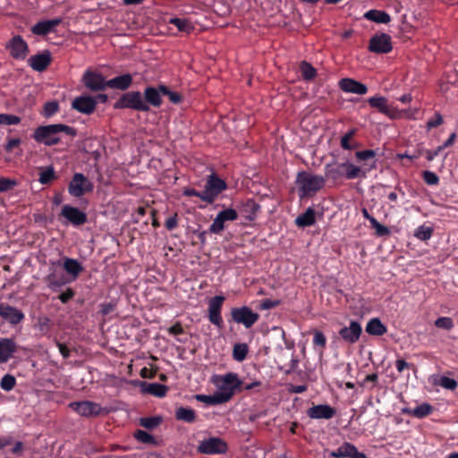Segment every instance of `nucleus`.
I'll return each instance as SVG.
<instances>
[{"label":"nucleus","instance_id":"nucleus-16","mask_svg":"<svg viewBox=\"0 0 458 458\" xmlns=\"http://www.w3.org/2000/svg\"><path fill=\"white\" fill-rule=\"evenodd\" d=\"M361 325L355 320H352L348 327H344L339 330V335L342 340L348 344H353L357 343L361 335Z\"/></svg>","mask_w":458,"mask_h":458},{"label":"nucleus","instance_id":"nucleus-4","mask_svg":"<svg viewBox=\"0 0 458 458\" xmlns=\"http://www.w3.org/2000/svg\"><path fill=\"white\" fill-rule=\"evenodd\" d=\"M214 383L218 388L217 392H219V394L225 397V401L226 403L232 399L237 391H242V381L234 372H229L225 375L216 376Z\"/></svg>","mask_w":458,"mask_h":458},{"label":"nucleus","instance_id":"nucleus-61","mask_svg":"<svg viewBox=\"0 0 458 458\" xmlns=\"http://www.w3.org/2000/svg\"><path fill=\"white\" fill-rule=\"evenodd\" d=\"M115 308H116V303L114 301L102 303V304H100V313L103 316H107L110 313H112L113 311H114Z\"/></svg>","mask_w":458,"mask_h":458},{"label":"nucleus","instance_id":"nucleus-37","mask_svg":"<svg viewBox=\"0 0 458 458\" xmlns=\"http://www.w3.org/2000/svg\"><path fill=\"white\" fill-rule=\"evenodd\" d=\"M368 103L371 107L377 109V111L383 114L388 112L387 99L385 97H371L368 99Z\"/></svg>","mask_w":458,"mask_h":458},{"label":"nucleus","instance_id":"nucleus-59","mask_svg":"<svg viewBox=\"0 0 458 458\" xmlns=\"http://www.w3.org/2000/svg\"><path fill=\"white\" fill-rule=\"evenodd\" d=\"M313 344L314 346H319L322 349L326 347L327 338L321 331H315L313 336Z\"/></svg>","mask_w":458,"mask_h":458},{"label":"nucleus","instance_id":"nucleus-47","mask_svg":"<svg viewBox=\"0 0 458 458\" xmlns=\"http://www.w3.org/2000/svg\"><path fill=\"white\" fill-rule=\"evenodd\" d=\"M16 385L15 377L11 374L4 375L0 380V387L4 391H11Z\"/></svg>","mask_w":458,"mask_h":458},{"label":"nucleus","instance_id":"nucleus-58","mask_svg":"<svg viewBox=\"0 0 458 458\" xmlns=\"http://www.w3.org/2000/svg\"><path fill=\"white\" fill-rule=\"evenodd\" d=\"M281 304V301L279 300H270L266 299L262 300L259 303V309L261 310H268L274 309Z\"/></svg>","mask_w":458,"mask_h":458},{"label":"nucleus","instance_id":"nucleus-2","mask_svg":"<svg viewBox=\"0 0 458 458\" xmlns=\"http://www.w3.org/2000/svg\"><path fill=\"white\" fill-rule=\"evenodd\" d=\"M61 132H64L72 138L77 135L75 128L66 124L55 123L37 127L32 134V138L36 142L50 147L61 142V138L59 136Z\"/></svg>","mask_w":458,"mask_h":458},{"label":"nucleus","instance_id":"nucleus-41","mask_svg":"<svg viewBox=\"0 0 458 458\" xmlns=\"http://www.w3.org/2000/svg\"><path fill=\"white\" fill-rule=\"evenodd\" d=\"M433 384L447 390H454L458 386V382L455 379L445 376H441L437 379H434Z\"/></svg>","mask_w":458,"mask_h":458},{"label":"nucleus","instance_id":"nucleus-60","mask_svg":"<svg viewBox=\"0 0 458 458\" xmlns=\"http://www.w3.org/2000/svg\"><path fill=\"white\" fill-rule=\"evenodd\" d=\"M443 123H444L443 116L439 113H436L434 115V118L429 119L427 122V125H426L427 130L430 131L431 129L441 125Z\"/></svg>","mask_w":458,"mask_h":458},{"label":"nucleus","instance_id":"nucleus-15","mask_svg":"<svg viewBox=\"0 0 458 458\" xmlns=\"http://www.w3.org/2000/svg\"><path fill=\"white\" fill-rule=\"evenodd\" d=\"M81 81L91 91H102L107 88V81L105 80L102 74L92 71H87L83 74Z\"/></svg>","mask_w":458,"mask_h":458},{"label":"nucleus","instance_id":"nucleus-43","mask_svg":"<svg viewBox=\"0 0 458 458\" xmlns=\"http://www.w3.org/2000/svg\"><path fill=\"white\" fill-rule=\"evenodd\" d=\"M169 23L174 25L178 29V30L182 32L189 33L193 30V26L186 19L172 18Z\"/></svg>","mask_w":458,"mask_h":458},{"label":"nucleus","instance_id":"nucleus-26","mask_svg":"<svg viewBox=\"0 0 458 458\" xmlns=\"http://www.w3.org/2000/svg\"><path fill=\"white\" fill-rule=\"evenodd\" d=\"M106 84L107 88L124 91L131 86L132 76L130 73H124L108 80Z\"/></svg>","mask_w":458,"mask_h":458},{"label":"nucleus","instance_id":"nucleus-57","mask_svg":"<svg viewBox=\"0 0 458 458\" xmlns=\"http://www.w3.org/2000/svg\"><path fill=\"white\" fill-rule=\"evenodd\" d=\"M422 177L425 182L428 185H437L439 182L438 176L431 171H424Z\"/></svg>","mask_w":458,"mask_h":458},{"label":"nucleus","instance_id":"nucleus-55","mask_svg":"<svg viewBox=\"0 0 458 458\" xmlns=\"http://www.w3.org/2000/svg\"><path fill=\"white\" fill-rule=\"evenodd\" d=\"M21 122V118L14 114H0V124L12 125L18 124Z\"/></svg>","mask_w":458,"mask_h":458},{"label":"nucleus","instance_id":"nucleus-5","mask_svg":"<svg viewBox=\"0 0 458 458\" xmlns=\"http://www.w3.org/2000/svg\"><path fill=\"white\" fill-rule=\"evenodd\" d=\"M114 109H132L139 112H148L149 106L140 91H128L123 93L114 104Z\"/></svg>","mask_w":458,"mask_h":458},{"label":"nucleus","instance_id":"nucleus-62","mask_svg":"<svg viewBox=\"0 0 458 458\" xmlns=\"http://www.w3.org/2000/svg\"><path fill=\"white\" fill-rule=\"evenodd\" d=\"M47 281H48V286L54 291H56L57 289H59L61 286H63L65 284V282L64 280L57 279L54 276H49L47 277Z\"/></svg>","mask_w":458,"mask_h":458},{"label":"nucleus","instance_id":"nucleus-24","mask_svg":"<svg viewBox=\"0 0 458 458\" xmlns=\"http://www.w3.org/2000/svg\"><path fill=\"white\" fill-rule=\"evenodd\" d=\"M140 386L142 393L159 398L165 397L168 391V387L166 386L158 383H148L146 381H141Z\"/></svg>","mask_w":458,"mask_h":458},{"label":"nucleus","instance_id":"nucleus-36","mask_svg":"<svg viewBox=\"0 0 458 458\" xmlns=\"http://www.w3.org/2000/svg\"><path fill=\"white\" fill-rule=\"evenodd\" d=\"M195 398L208 405H217L226 403L225 397L219 392L214 393L212 395L197 394Z\"/></svg>","mask_w":458,"mask_h":458},{"label":"nucleus","instance_id":"nucleus-14","mask_svg":"<svg viewBox=\"0 0 458 458\" xmlns=\"http://www.w3.org/2000/svg\"><path fill=\"white\" fill-rule=\"evenodd\" d=\"M74 411L83 417H97L101 411L100 404L91 401L73 402L69 404Z\"/></svg>","mask_w":458,"mask_h":458},{"label":"nucleus","instance_id":"nucleus-44","mask_svg":"<svg viewBox=\"0 0 458 458\" xmlns=\"http://www.w3.org/2000/svg\"><path fill=\"white\" fill-rule=\"evenodd\" d=\"M432 233H433L432 227L422 225L415 230L414 236L417 239L425 242L431 238Z\"/></svg>","mask_w":458,"mask_h":458},{"label":"nucleus","instance_id":"nucleus-64","mask_svg":"<svg viewBox=\"0 0 458 458\" xmlns=\"http://www.w3.org/2000/svg\"><path fill=\"white\" fill-rule=\"evenodd\" d=\"M75 295V292L72 288H67V290L64 293H62L58 299L61 301L62 303L66 304L69 302Z\"/></svg>","mask_w":458,"mask_h":458},{"label":"nucleus","instance_id":"nucleus-21","mask_svg":"<svg viewBox=\"0 0 458 458\" xmlns=\"http://www.w3.org/2000/svg\"><path fill=\"white\" fill-rule=\"evenodd\" d=\"M339 87L347 93L365 95L368 92V87L365 84L350 78L340 80Z\"/></svg>","mask_w":458,"mask_h":458},{"label":"nucleus","instance_id":"nucleus-35","mask_svg":"<svg viewBox=\"0 0 458 458\" xmlns=\"http://www.w3.org/2000/svg\"><path fill=\"white\" fill-rule=\"evenodd\" d=\"M301 78L306 81L314 80L318 74L316 68L307 61H301L299 64Z\"/></svg>","mask_w":458,"mask_h":458},{"label":"nucleus","instance_id":"nucleus-31","mask_svg":"<svg viewBox=\"0 0 458 458\" xmlns=\"http://www.w3.org/2000/svg\"><path fill=\"white\" fill-rule=\"evenodd\" d=\"M63 267L67 274L72 275L73 278H76L83 271L81 264L78 260L71 258L64 259Z\"/></svg>","mask_w":458,"mask_h":458},{"label":"nucleus","instance_id":"nucleus-17","mask_svg":"<svg viewBox=\"0 0 458 458\" xmlns=\"http://www.w3.org/2000/svg\"><path fill=\"white\" fill-rule=\"evenodd\" d=\"M0 317L12 326L18 325L25 318V315L21 310L4 303H0Z\"/></svg>","mask_w":458,"mask_h":458},{"label":"nucleus","instance_id":"nucleus-56","mask_svg":"<svg viewBox=\"0 0 458 458\" xmlns=\"http://www.w3.org/2000/svg\"><path fill=\"white\" fill-rule=\"evenodd\" d=\"M370 225L376 230V235L378 237L387 236L391 233L387 226L379 224L377 219L372 221Z\"/></svg>","mask_w":458,"mask_h":458},{"label":"nucleus","instance_id":"nucleus-28","mask_svg":"<svg viewBox=\"0 0 458 458\" xmlns=\"http://www.w3.org/2000/svg\"><path fill=\"white\" fill-rule=\"evenodd\" d=\"M366 332L374 336H382L387 332V327L377 318H373L366 325Z\"/></svg>","mask_w":458,"mask_h":458},{"label":"nucleus","instance_id":"nucleus-1","mask_svg":"<svg viewBox=\"0 0 458 458\" xmlns=\"http://www.w3.org/2000/svg\"><path fill=\"white\" fill-rule=\"evenodd\" d=\"M325 181L332 182L335 185L341 184L344 179L353 180L365 177L366 172L350 162H333L325 165Z\"/></svg>","mask_w":458,"mask_h":458},{"label":"nucleus","instance_id":"nucleus-46","mask_svg":"<svg viewBox=\"0 0 458 458\" xmlns=\"http://www.w3.org/2000/svg\"><path fill=\"white\" fill-rule=\"evenodd\" d=\"M357 130L355 128H352L342 137L340 144L344 149L352 150L355 148V146L350 143V140L353 138Z\"/></svg>","mask_w":458,"mask_h":458},{"label":"nucleus","instance_id":"nucleus-51","mask_svg":"<svg viewBox=\"0 0 458 458\" xmlns=\"http://www.w3.org/2000/svg\"><path fill=\"white\" fill-rule=\"evenodd\" d=\"M59 111V104L56 101H48L44 105L43 115L51 117Z\"/></svg>","mask_w":458,"mask_h":458},{"label":"nucleus","instance_id":"nucleus-48","mask_svg":"<svg viewBox=\"0 0 458 458\" xmlns=\"http://www.w3.org/2000/svg\"><path fill=\"white\" fill-rule=\"evenodd\" d=\"M225 228V224L223 222V220L216 215V218L214 219L213 223L210 225L208 228L209 233L214 234H221L222 232Z\"/></svg>","mask_w":458,"mask_h":458},{"label":"nucleus","instance_id":"nucleus-27","mask_svg":"<svg viewBox=\"0 0 458 458\" xmlns=\"http://www.w3.org/2000/svg\"><path fill=\"white\" fill-rule=\"evenodd\" d=\"M16 352V344L13 339L3 338L0 340V363L9 360Z\"/></svg>","mask_w":458,"mask_h":458},{"label":"nucleus","instance_id":"nucleus-10","mask_svg":"<svg viewBox=\"0 0 458 458\" xmlns=\"http://www.w3.org/2000/svg\"><path fill=\"white\" fill-rule=\"evenodd\" d=\"M227 449L226 442L216 437L202 440L198 446L199 453L208 455L223 454L227 452Z\"/></svg>","mask_w":458,"mask_h":458},{"label":"nucleus","instance_id":"nucleus-8","mask_svg":"<svg viewBox=\"0 0 458 458\" xmlns=\"http://www.w3.org/2000/svg\"><path fill=\"white\" fill-rule=\"evenodd\" d=\"M368 50L377 55L390 53L393 50L392 38L386 33H376L369 41Z\"/></svg>","mask_w":458,"mask_h":458},{"label":"nucleus","instance_id":"nucleus-22","mask_svg":"<svg viewBox=\"0 0 458 458\" xmlns=\"http://www.w3.org/2000/svg\"><path fill=\"white\" fill-rule=\"evenodd\" d=\"M162 95L160 85L157 88L148 86L144 89L143 100L149 107L153 106L157 108L160 107L163 103Z\"/></svg>","mask_w":458,"mask_h":458},{"label":"nucleus","instance_id":"nucleus-54","mask_svg":"<svg viewBox=\"0 0 458 458\" xmlns=\"http://www.w3.org/2000/svg\"><path fill=\"white\" fill-rule=\"evenodd\" d=\"M37 327L41 334L46 335L51 328V321L47 317H39L37 321Z\"/></svg>","mask_w":458,"mask_h":458},{"label":"nucleus","instance_id":"nucleus-13","mask_svg":"<svg viewBox=\"0 0 458 458\" xmlns=\"http://www.w3.org/2000/svg\"><path fill=\"white\" fill-rule=\"evenodd\" d=\"M6 48L9 49L11 56L17 60H24L29 53V46L20 35L13 37Z\"/></svg>","mask_w":458,"mask_h":458},{"label":"nucleus","instance_id":"nucleus-20","mask_svg":"<svg viewBox=\"0 0 458 458\" xmlns=\"http://www.w3.org/2000/svg\"><path fill=\"white\" fill-rule=\"evenodd\" d=\"M52 57L49 51L46 50L42 53L31 55L29 60V65L37 72L45 71L51 64Z\"/></svg>","mask_w":458,"mask_h":458},{"label":"nucleus","instance_id":"nucleus-9","mask_svg":"<svg viewBox=\"0 0 458 458\" xmlns=\"http://www.w3.org/2000/svg\"><path fill=\"white\" fill-rule=\"evenodd\" d=\"M232 319L238 324H242L245 328H250L259 319V315L248 306L233 308L231 310Z\"/></svg>","mask_w":458,"mask_h":458},{"label":"nucleus","instance_id":"nucleus-19","mask_svg":"<svg viewBox=\"0 0 458 458\" xmlns=\"http://www.w3.org/2000/svg\"><path fill=\"white\" fill-rule=\"evenodd\" d=\"M336 414V410L328 404L313 405L307 411V415L310 419L330 420Z\"/></svg>","mask_w":458,"mask_h":458},{"label":"nucleus","instance_id":"nucleus-6","mask_svg":"<svg viewBox=\"0 0 458 458\" xmlns=\"http://www.w3.org/2000/svg\"><path fill=\"white\" fill-rule=\"evenodd\" d=\"M226 189V182L223 179L219 178L216 174H212L207 179L202 194L204 196H201V200L208 204H212L219 194Z\"/></svg>","mask_w":458,"mask_h":458},{"label":"nucleus","instance_id":"nucleus-32","mask_svg":"<svg viewBox=\"0 0 458 458\" xmlns=\"http://www.w3.org/2000/svg\"><path fill=\"white\" fill-rule=\"evenodd\" d=\"M316 222L315 210L312 208H308L306 211L297 216L295 224L299 227H308L314 225Z\"/></svg>","mask_w":458,"mask_h":458},{"label":"nucleus","instance_id":"nucleus-40","mask_svg":"<svg viewBox=\"0 0 458 458\" xmlns=\"http://www.w3.org/2000/svg\"><path fill=\"white\" fill-rule=\"evenodd\" d=\"M38 181L41 184H48L56 179V175L53 166L40 168Z\"/></svg>","mask_w":458,"mask_h":458},{"label":"nucleus","instance_id":"nucleus-25","mask_svg":"<svg viewBox=\"0 0 458 458\" xmlns=\"http://www.w3.org/2000/svg\"><path fill=\"white\" fill-rule=\"evenodd\" d=\"M259 208L260 206L254 199H249L242 203L239 212L248 221H253L257 217Z\"/></svg>","mask_w":458,"mask_h":458},{"label":"nucleus","instance_id":"nucleus-18","mask_svg":"<svg viewBox=\"0 0 458 458\" xmlns=\"http://www.w3.org/2000/svg\"><path fill=\"white\" fill-rule=\"evenodd\" d=\"M72 106L81 114H90L96 109L97 101L90 96H81L74 98Z\"/></svg>","mask_w":458,"mask_h":458},{"label":"nucleus","instance_id":"nucleus-34","mask_svg":"<svg viewBox=\"0 0 458 458\" xmlns=\"http://www.w3.org/2000/svg\"><path fill=\"white\" fill-rule=\"evenodd\" d=\"M376 155L377 153L373 149H365L355 153V157L358 160L369 162L368 163L369 165V170L375 169L377 166Z\"/></svg>","mask_w":458,"mask_h":458},{"label":"nucleus","instance_id":"nucleus-45","mask_svg":"<svg viewBox=\"0 0 458 458\" xmlns=\"http://www.w3.org/2000/svg\"><path fill=\"white\" fill-rule=\"evenodd\" d=\"M160 90L164 96H167L173 104H179L182 101V96L175 91H172L167 86L160 84Z\"/></svg>","mask_w":458,"mask_h":458},{"label":"nucleus","instance_id":"nucleus-3","mask_svg":"<svg viewBox=\"0 0 458 458\" xmlns=\"http://www.w3.org/2000/svg\"><path fill=\"white\" fill-rule=\"evenodd\" d=\"M325 177L318 174H312L306 171H301L297 174L295 183L298 187V195L300 199L310 198L314 196L325 186Z\"/></svg>","mask_w":458,"mask_h":458},{"label":"nucleus","instance_id":"nucleus-42","mask_svg":"<svg viewBox=\"0 0 458 458\" xmlns=\"http://www.w3.org/2000/svg\"><path fill=\"white\" fill-rule=\"evenodd\" d=\"M162 422V418L158 416L143 417L140 419V425L148 430L156 428Z\"/></svg>","mask_w":458,"mask_h":458},{"label":"nucleus","instance_id":"nucleus-29","mask_svg":"<svg viewBox=\"0 0 458 458\" xmlns=\"http://www.w3.org/2000/svg\"><path fill=\"white\" fill-rule=\"evenodd\" d=\"M174 417L179 421H183L186 423H193L197 420L196 411L189 407H178L175 410Z\"/></svg>","mask_w":458,"mask_h":458},{"label":"nucleus","instance_id":"nucleus-52","mask_svg":"<svg viewBox=\"0 0 458 458\" xmlns=\"http://www.w3.org/2000/svg\"><path fill=\"white\" fill-rule=\"evenodd\" d=\"M435 326L445 330H451L454 327V321L449 317H440L435 320Z\"/></svg>","mask_w":458,"mask_h":458},{"label":"nucleus","instance_id":"nucleus-33","mask_svg":"<svg viewBox=\"0 0 458 458\" xmlns=\"http://www.w3.org/2000/svg\"><path fill=\"white\" fill-rule=\"evenodd\" d=\"M356 446L349 442H344L336 450L329 453V457L332 458H350L352 451Z\"/></svg>","mask_w":458,"mask_h":458},{"label":"nucleus","instance_id":"nucleus-30","mask_svg":"<svg viewBox=\"0 0 458 458\" xmlns=\"http://www.w3.org/2000/svg\"><path fill=\"white\" fill-rule=\"evenodd\" d=\"M363 17L369 21L382 24H387L391 21V17L386 12L376 9L366 12Z\"/></svg>","mask_w":458,"mask_h":458},{"label":"nucleus","instance_id":"nucleus-11","mask_svg":"<svg viewBox=\"0 0 458 458\" xmlns=\"http://www.w3.org/2000/svg\"><path fill=\"white\" fill-rule=\"evenodd\" d=\"M225 300V298L224 296L217 295L211 298L208 301V320L218 328L224 327L221 310Z\"/></svg>","mask_w":458,"mask_h":458},{"label":"nucleus","instance_id":"nucleus-12","mask_svg":"<svg viewBox=\"0 0 458 458\" xmlns=\"http://www.w3.org/2000/svg\"><path fill=\"white\" fill-rule=\"evenodd\" d=\"M60 216H63L66 219V222L64 224L70 223L73 226H80L87 222L86 213L80 210L78 208L72 207L70 205L63 206L60 212Z\"/></svg>","mask_w":458,"mask_h":458},{"label":"nucleus","instance_id":"nucleus-7","mask_svg":"<svg viewBox=\"0 0 458 458\" xmlns=\"http://www.w3.org/2000/svg\"><path fill=\"white\" fill-rule=\"evenodd\" d=\"M93 183L81 173H75L69 182L68 192L71 196L80 198L93 191Z\"/></svg>","mask_w":458,"mask_h":458},{"label":"nucleus","instance_id":"nucleus-53","mask_svg":"<svg viewBox=\"0 0 458 458\" xmlns=\"http://www.w3.org/2000/svg\"><path fill=\"white\" fill-rule=\"evenodd\" d=\"M17 185V182L13 179L0 177V193L12 191Z\"/></svg>","mask_w":458,"mask_h":458},{"label":"nucleus","instance_id":"nucleus-49","mask_svg":"<svg viewBox=\"0 0 458 458\" xmlns=\"http://www.w3.org/2000/svg\"><path fill=\"white\" fill-rule=\"evenodd\" d=\"M134 437L139 442H141L143 444H155L156 443L155 437L152 435H150L148 432L141 430V429H138L135 431Z\"/></svg>","mask_w":458,"mask_h":458},{"label":"nucleus","instance_id":"nucleus-39","mask_svg":"<svg viewBox=\"0 0 458 458\" xmlns=\"http://www.w3.org/2000/svg\"><path fill=\"white\" fill-rule=\"evenodd\" d=\"M249 352V347L246 344H235L233 348V358L236 361H243Z\"/></svg>","mask_w":458,"mask_h":458},{"label":"nucleus","instance_id":"nucleus-50","mask_svg":"<svg viewBox=\"0 0 458 458\" xmlns=\"http://www.w3.org/2000/svg\"><path fill=\"white\" fill-rule=\"evenodd\" d=\"M217 216L225 224L228 221H235L238 218V212L233 208H226L220 211Z\"/></svg>","mask_w":458,"mask_h":458},{"label":"nucleus","instance_id":"nucleus-23","mask_svg":"<svg viewBox=\"0 0 458 458\" xmlns=\"http://www.w3.org/2000/svg\"><path fill=\"white\" fill-rule=\"evenodd\" d=\"M61 21L62 20L60 18L40 21L31 28V32L38 36H46L53 31Z\"/></svg>","mask_w":458,"mask_h":458},{"label":"nucleus","instance_id":"nucleus-38","mask_svg":"<svg viewBox=\"0 0 458 458\" xmlns=\"http://www.w3.org/2000/svg\"><path fill=\"white\" fill-rule=\"evenodd\" d=\"M433 410L434 409H433L432 405H430L428 403H423L416 406L412 410L409 411L408 412H409V414H411V416H413L415 418L422 419V418H425V417H428V415H430L433 412Z\"/></svg>","mask_w":458,"mask_h":458},{"label":"nucleus","instance_id":"nucleus-63","mask_svg":"<svg viewBox=\"0 0 458 458\" xmlns=\"http://www.w3.org/2000/svg\"><path fill=\"white\" fill-rule=\"evenodd\" d=\"M165 226L167 230L172 231L178 226V215L174 213L172 216H169L165 222Z\"/></svg>","mask_w":458,"mask_h":458}]
</instances>
